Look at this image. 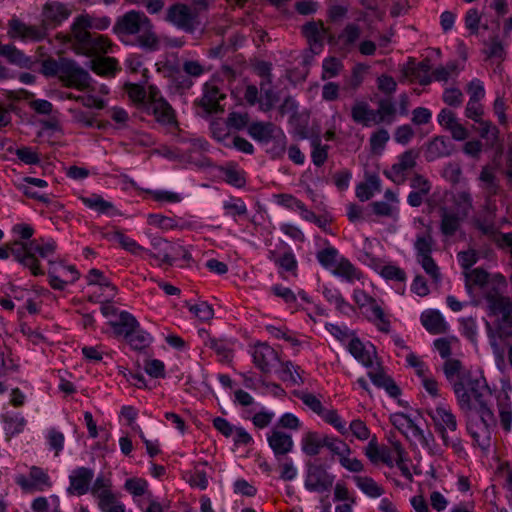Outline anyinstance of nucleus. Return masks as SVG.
<instances>
[{"mask_svg": "<svg viewBox=\"0 0 512 512\" xmlns=\"http://www.w3.org/2000/svg\"><path fill=\"white\" fill-rule=\"evenodd\" d=\"M510 389L511 385L507 380L503 383L502 390L494 395L482 375L469 376L453 385L461 410L479 416H494L496 410L499 416H512V402L507 391Z\"/></svg>", "mask_w": 512, "mask_h": 512, "instance_id": "obj_1", "label": "nucleus"}, {"mask_svg": "<svg viewBox=\"0 0 512 512\" xmlns=\"http://www.w3.org/2000/svg\"><path fill=\"white\" fill-rule=\"evenodd\" d=\"M487 303V314L494 318L485 321L489 344L493 352L500 353V343L512 337V302L504 296L497 285H493L484 293Z\"/></svg>", "mask_w": 512, "mask_h": 512, "instance_id": "obj_2", "label": "nucleus"}, {"mask_svg": "<svg viewBox=\"0 0 512 512\" xmlns=\"http://www.w3.org/2000/svg\"><path fill=\"white\" fill-rule=\"evenodd\" d=\"M71 14L67 6L60 2H47L42 9L41 26L27 25L17 18L8 22V35L12 39L38 42L47 35L48 29H54L66 21Z\"/></svg>", "mask_w": 512, "mask_h": 512, "instance_id": "obj_3", "label": "nucleus"}, {"mask_svg": "<svg viewBox=\"0 0 512 512\" xmlns=\"http://www.w3.org/2000/svg\"><path fill=\"white\" fill-rule=\"evenodd\" d=\"M125 91L133 102L145 103L147 113L153 115L158 123L163 125L177 123L173 108L155 85H149L146 91L140 84L127 83Z\"/></svg>", "mask_w": 512, "mask_h": 512, "instance_id": "obj_4", "label": "nucleus"}, {"mask_svg": "<svg viewBox=\"0 0 512 512\" xmlns=\"http://www.w3.org/2000/svg\"><path fill=\"white\" fill-rule=\"evenodd\" d=\"M352 120L363 127L372 125H391L397 119V107L390 98L378 101L377 109L371 108L366 101H357L351 108Z\"/></svg>", "mask_w": 512, "mask_h": 512, "instance_id": "obj_5", "label": "nucleus"}, {"mask_svg": "<svg viewBox=\"0 0 512 512\" xmlns=\"http://www.w3.org/2000/svg\"><path fill=\"white\" fill-rule=\"evenodd\" d=\"M113 29L119 36L138 34L141 47L154 49L158 44L151 21L143 12L131 10L125 13L117 20Z\"/></svg>", "mask_w": 512, "mask_h": 512, "instance_id": "obj_6", "label": "nucleus"}, {"mask_svg": "<svg viewBox=\"0 0 512 512\" xmlns=\"http://www.w3.org/2000/svg\"><path fill=\"white\" fill-rule=\"evenodd\" d=\"M316 259L324 269L349 284L363 279L362 271L334 246L328 245L317 251Z\"/></svg>", "mask_w": 512, "mask_h": 512, "instance_id": "obj_7", "label": "nucleus"}, {"mask_svg": "<svg viewBox=\"0 0 512 512\" xmlns=\"http://www.w3.org/2000/svg\"><path fill=\"white\" fill-rule=\"evenodd\" d=\"M11 233L15 237L12 242H20L22 244L29 245L33 243L37 249H31L30 253L35 259L41 262L45 260L48 264H51L52 257H55L58 244L57 241L51 236H40L33 238L35 234V228L33 225L25 222H19L11 227Z\"/></svg>", "mask_w": 512, "mask_h": 512, "instance_id": "obj_8", "label": "nucleus"}, {"mask_svg": "<svg viewBox=\"0 0 512 512\" xmlns=\"http://www.w3.org/2000/svg\"><path fill=\"white\" fill-rule=\"evenodd\" d=\"M31 249H37L33 243L29 245L20 242H8L0 245V260H7L11 256L24 269L29 270L30 274L35 277L44 276L45 270L40 261L35 259L30 253Z\"/></svg>", "mask_w": 512, "mask_h": 512, "instance_id": "obj_9", "label": "nucleus"}, {"mask_svg": "<svg viewBox=\"0 0 512 512\" xmlns=\"http://www.w3.org/2000/svg\"><path fill=\"white\" fill-rule=\"evenodd\" d=\"M352 299L362 311L366 319L372 323L380 332L389 333L391 322L377 300L370 296L365 290L355 288Z\"/></svg>", "mask_w": 512, "mask_h": 512, "instance_id": "obj_10", "label": "nucleus"}, {"mask_svg": "<svg viewBox=\"0 0 512 512\" xmlns=\"http://www.w3.org/2000/svg\"><path fill=\"white\" fill-rule=\"evenodd\" d=\"M44 67L45 69L51 68L52 72L58 74L67 87L83 90L91 81L89 73L72 60L45 62Z\"/></svg>", "mask_w": 512, "mask_h": 512, "instance_id": "obj_11", "label": "nucleus"}, {"mask_svg": "<svg viewBox=\"0 0 512 512\" xmlns=\"http://www.w3.org/2000/svg\"><path fill=\"white\" fill-rule=\"evenodd\" d=\"M78 51L88 57H97L113 52L111 40L104 35L91 32L72 33Z\"/></svg>", "mask_w": 512, "mask_h": 512, "instance_id": "obj_12", "label": "nucleus"}, {"mask_svg": "<svg viewBox=\"0 0 512 512\" xmlns=\"http://www.w3.org/2000/svg\"><path fill=\"white\" fill-rule=\"evenodd\" d=\"M335 475L328 471V467L319 461L307 464L304 487L310 492L326 493L331 490Z\"/></svg>", "mask_w": 512, "mask_h": 512, "instance_id": "obj_13", "label": "nucleus"}, {"mask_svg": "<svg viewBox=\"0 0 512 512\" xmlns=\"http://www.w3.org/2000/svg\"><path fill=\"white\" fill-rule=\"evenodd\" d=\"M88 286L97 288L90 296L93 302H109L112 301L118 294L117 286L105 273L97 268H92L85 276Z\"/></svg>", "mask_w": 512, "mask_h": 512, "instance_id": "obj_14", "label": "nucleus"}, {"mask_svg": "<svg viewBox=\"0 0 512 512\" xmlns=\"http://www.w3.org/2000/svg\"><path fill=\"white\" fill-rule=\"evenodd\" d=\"M496 209L491 199H486L481 210L472 217L471 224L487 240L494 241L503 232L497 226L495 217Z\"/></svg>", "mask_w": 512, "mask_h": 512, "instance_id": "obj_15", "label": "nucleus"}, {"mask_svg": "<svg viewBox=\"0 0 512 512\" xmlns=\"http://www.w3.org/2000/svg\"><path fill=\"white\" fill-rule=\"evenodd\" d=\"M153 251L148 249L147 259L153 258L159 261L160 265H174L178 256L185 260L191 259V254L181 246H175L163 238H153L151 240Z\"/></svg>", "mask_w": 512, "mask_h": 512, "instance_id": "obj_16", "label": "nucleus"}, {"mask_svg": "<svg viewBox=\"0 0 512 512\" xmlns=\"http://www.w3.org/2000/svg\"><path fill=\"white\" fill-rule=\"evenodd\" d=\"M268 259L274 263L277 274L281 279L287 280L288 275L297 277L298 260L293 249L287 243H283L281 250H270Z\"/></svg>", "mask_w": 512, "mask_h": 512, "instance_id": "obj_17", "label": "nucleus"}, {"mask_svg": "<svg viewBox=\"0 0 512 512\" xmlns=\"http://www.w3.org/2000/svg\"><path fill=\"white\" fill-rule=\"evenodd\" d=\"M417 153L414 150H407L397 156V161L383 171L386 178L395 184H403L409 172L416 166Z\"/></svg>", "mask_w": 512, "mask_h": 512, "instance_id": "obj_18", "label": "nucleus"}, {"mask_svg": "<svg viewBox=\"0 0 512 512\" xmlns=\"http://www.w3.org/2000/svg\"><path fill=\"white\" fill-rule=\"evenodd\" d=\"M197 334L203 345L211 349L220 362L229 363L232 361L234 356L233 342L227 338H216L205 328L198 329Z\"/></svg>", "mask_w": 512, "mask_h": 512, "instance_id": "obj_19", "label": "nucleus"}, {"mask_svg": "<svg viewBox=\"0 0 512 512\" xmlns=\"http://www.w3.org/2000/svg\"><path fill=\"white\" fill-rule=\"evenodd\" d=\"M15 482L25 492H42L52 486L48 473L38 466H32L28 476L22 474L17 475Z\"/></svg>", "mask_w": 512, "mask_h": 512, "instance_id": "obj_20", "label": "nucleus"}, {"mask_svg": "<svg viewBox=\"0 0 512 512\" xmlns=\"http://www.w3.org/2000/svg\"><path fill=\"white\" fill-rule=\"evenodd\" d=\"M464 277L465 289L467 293L470 295L473 293V289L476 287L482 289L485 293L490 287L496 285V283L489 282V273L485 269L480 267L464 272ZM493 280L494 282H497V286L499 284L504 286L506 283L505 277L500 273L494 275Z\"/></svg>", "mask_w": 512, "mask_h": 512, "instance_id": "obj_21", "label": "nucleus"}, {"mask_svg": "<svg viewBox=\"0 0 512 512\" xmlns=\"http://www.w3.org/2000/svg\"><path fill=\"white\" fill-rule=\"evenodd\" d=\"M249 353L254 365L263 373H268L279 362L276 350L266 342H257L250 347Z\"/></svg>", "mask_w": 512, "mask_h": 512, "instance_id": "obj_22", "label": "nucleus"}, {"mask_svg": "<svg viewBox=\"0 0 512 512\" xmlns=\"http://www.w3.org/2000/svg\"><path fill=\"white\" fill-rule=\"evenodd\" d=\"M494 426L495 418H468L467 421L469 434L482 449L490 447L491 432Z\"/></svg>", "mask_w": 512, "mask_h": 512, "instance_id": "obj_23", "label": "nucleus"}, {"mask_svg": "<svg viewBox=\"0 0 512 512\" xmlns=\"http://www.w3.org/2000/svg\"><path fill=\"white\" fill-rule=\"evenodd\" d=\"M421 384L425 391L431 396L435 405V411L432 408L427 410L428 416H453L450 405L445 401L439 392L438 382L428 374L421 379Z\"/></svg>", "mask_w": 512, "mask_h": 512, "instance_id": "obj_24", "label": "nucleus"}, {"mask_svg": "<svg viewBox=\"0 0 512 512\" xmlns=\"http://www.w3.org/2000/svg\"><path fill=\"white\" fill-rule=\"evenodd\" d=\"M325 301L333 306L335 310L345 316L355 313V308L350 304L341 293L340 289L332 283H324L319 287Z\"/></svg>", "mask_w": 512, "mask_h": 512, "instance_id": "obj_25", "label": "nucleus"}, {"mask_svg": "<svg viewBox=\"0 0 512 512\" xmlns=\"http://www.w3.org/2000/svg\"><path fill=\"white\" fill-rule=\"evenodd\" d=\"M346 348L348 352L364 367L372 368L374 366L376 349L372 343L368 342L365 344L358 336H356L350 339Z\"/></svg>", "mask_w": 512, "mask_h": 512, "instance_id": "obj_26", "label": "nucleus"}, {"mask_svg": "<svg viewBox=\"0 0 512 512\" xmlns=\"http://www.w3.org/2000/svg\"><path fill=\"white\" fill-rule=\"evenodd\" d=\"M366 457L371 463L377 464L382 462L389 467L394 466V460L396 457V444L392 448L379 445L375 438L371 439L368 445L364 449Z\"/></svg>", "mask_w": 512, "mask_h": 512, "instance_id": "obj_27", "label": "nucleus"}, {"mask_svg": "<svg viewBox=\"0 0 512 512\" xmlns=\"http://www.w3.org/2000/svg\"><path fill=\"white\" fill-rule=\"evenodd\" d=\"M111 19L108 16H95L88 13L78 15L72 23V33L104 31L109 28Z\"/></svg>", "mask_w": 512, "mask_h": 512, "instance_id": "obj_28", "label": "nucleus"}, {"mask_svg": "<svg viewBox=\"0 0 512 512\" xmlns=\"http://www.w3.org/2000/svg\"><path fill=\"white\" fill-rule=\"evenodd\" d=\"M302 33L306 37L310 50L313 54H320L324 48V40L327 29L322 22L311 21L302 27Z\"/></svg>", "mask_w": 512, "mask_h": 512, "instance_id": "obj_29", "label": "nucleus"}, {"mask_svg": "<svg viewBox=\"0 0 512 512\" xmlns=\"http://www.w3.org/2000/svg\"><path fill=\"white\" fill-rule=\"evenodd\" d=\"M108 324L114 336L116 338H122L125 341L127 337L131 336L134 329L138 328L139 321L132 313L121 310L118 313V318L109 321Z\"/></svg>", "mask_w": 512, "mask_h": 512, "instance_id": "obj_30", "label": "nucleus"}, {"mask_svg": "<svg viewBox=\"0 0 512 512\" xmlns=\"http://www.w3.org/2000/svg\"><path fill=\"white\" fill-rule=\"evenodd\" d=\"M93 477L94 472L90 468L79 467L73 470L69 476L70 485L67 489L68 493L79 496L86 494Z\"/></svg>", "mask_w": 512, "mask_h": 512, "instance_id": "obj_31", "label": "nucleus"}, {"mask_svg": "<svg viewBox=\"0 0 512 512\" xmlns=\"http://www.w3.org/2000/svg\"><path fill=\"white\" fill-rule=\"evenodd\" d=\"M223 216L231 219L233 222L238 223L239 220L246 219L249 211L243 198L234 196L232 194L222 201Z\"/></svg>", "mask_w": 512, "mask_h": 512, "instance_id": "obj_32", "label": "nucleus"}, {"mask_svg": "<svg viewBox=\"0 0 512 512\" xmlns=\"http://www.w3.org/2000/svg\"><path fill=\"white\" fill-rule=\"evenodd\" d=\"M56 262L54 257H52V262L49 264V270L47 273L48 283L50 287L54 290L63 291L69 284L75 283L79 277L80 273L78 272L75 265L65 266V270L71 273V277L62 278L60 274H58L57 268L55 266Z\"/></svg>", "mask_w": 512, "mask_h": 512, "instance_id": "obj_33", "label": "nucleus"}, {"mask_svg": "<svg viewBox=\"0 0 512 512\" xmlns=\"http://www.w3.org/2000/svg\"><path fill=\"white\" fill-rule=\"evenodd\" d=\"M269 446L275 457L280 461L281 457L287 455L293 449V441L289 434L282 432L278 427H273L267 436Z\"/></svg>", "mask_w": 512, "mask_h": 512, "instance_id": "obj_34", "label": "nucleus"}, {"mask_svg": "<svg viewBox=\"0 0 512 512\" xmlns=\"http://www.w3.org/2000/svg\"><path fill=\"white\" fill-rule=\"evenodd\" d=\"M230 398L234 405L244 408L252 416H273L272 413L256 403L254 398L243 389L237 388L233 390Z\"/></svg>", "mask_w": 512, "mask_h": 512, "instance_id": "obj_35", "label": "nucleus"}, {"mask_svg": "<svg viewBox=\"0 0 512 512\" xmlns=\"http://www.w3.org/2000/svg\"><path fill=\"white\" fill-rule=\"evenodd\" d=\"M420 322L425 330L433 335L445 333L449 329L443 315L436 309L424 310L420 315Z\"/></svg>", "mask_w": 512, "mask_h": 512, "instance_id": "obj_36", "label": "nucleus"}, {"mask_svg": "<svg viewBox=\"0 0 512 512\" xmlns=\"http://www.w3.org/2000/svg\"><path fill=\"white\" fill-rule=\"evenodd\" d=\"M166 19L176 27L185 31H190L193 27V16L190 9L184 4L172 5L168 9Z\"/></svg>", "mask_w": 512, "mask_h": 512, "instance_id": "obj_37", "label": "nucleus"}, {"mask_svg": "<svg viewBox=\"0 0 512 512\" xmlns=\"http://www.w3.org/2000/svg\"><path fill=\"white\" fill-rule=\"evenodd\" d=\"M450 202L454 207V213L467 218L473 211V196L469 189H457L450 194Z\"/></svg>", "mask_w": 512, "mask_h": 512, "instance_id": "obj_38", "label": "nucleus"}, {"mask_svg": "<svg viewBox=\"0 0 512 512\" xmlns=\"http://www.w3.org/2000/svg\"><path fill=\"white\" fill-rule=\"evenodd\" d=\"M280 366V378L287 386H301L305 383L306 372L301 366L290 360L281 362Z\"/></svg>", "mask_w": 512, "mask_h": 512, "instance_id": "obj_39", "label": "nucleus"}, {"mask_svg": "<svg viewBox=\"0 0 512 512\" xmlns=\"http://www.w3.org/2000/svg\"><path fill=\"white\" fill-rule=\"evenodd\" d=\"M393 425L407 438H414L419 441H425V431L418 422L422 418H392Z\"/></svg>", "mask_w": 512, "mask_h": 512, "instance_id": "obj_40", "label": "nucleus"}, {"mask_svg": "<svg viewBox=\"0 0 512 512\" xmlns=\"http://www.w3.org/2000/svg\"><path fill=\"white\" fill-rule=\"evenodd\" d=\"M0 56L4 57L10 64L20 68H31L34 64L32 57L26 56L13 44H1Z\"/></svg>", "mask_w": 512, "mask_h": 512, "instance_id": "obj_41", "label": "nucleus"}, {"mask_svg": "<svg viewBox=\"0 0 512 512\" xmlns=\"http://www.w3.org/2000/svg\"><path fill=\"white\" fill-rule=\"evenodd\" d=\"M277 127L272 122H262L257 121L253 122L248 126V134L249 136L260 144H269L271 141V137L276 132Z\"/></svg>", "mask_w": 512, "mask_h": 512, "instance_id": "obj_42", "label": "nucleus"}, {"mask_svg": "<svg viewBox=\"0 0 512 512\" xmlns=\"http://www.w3.org/2000/svg\"><path fill=\"white\" fill-rule=\"evenodd\" d=\"M91 70L100 76L114 77L119 71L118 61L115 58L100 55L90 60Z\"/></svg>", "mask_w": 512, "mask_h": 512, "instance_id": "obj_43", "label": "nucleus"}, {"mask_svg": "<svg viewBox=\"0 0 512 512\" xmlns=\"http://www.w3.org/2000/svg\"><path fill=\"white\" fill-rule=\"evenodd\" d=\"M224 98V94L220 89L214 85L206 83L203 88V95L200 100V105L207 113H213L220 107V100Z\"/></svg>", "mask_w": 512, "mask_h": 512, "instance_id": "obj_44", "label": "nucleus"}, {"mask_svg": "<svg viewBox=\"0 0 512 512\" xmlns=\"http://www.w3.org/2000/svg\"><path fill=\"white\" fill-rule=\"evenodd\" d=\"M465 218L447 208L441 209L440 232L445 237H453L461 227Z\"/></svg>", "mask_w": 512, "mask_h": 512, "instance_id": "obj_45", "label": "nucleus"}, {"mask_svg": "<svg viewBox=\"0 0 512 512\" xmlns=\"http://www.w3.org/2000/svg\"><path fill=\"white\" fill-rule=\"evenodd\" d=\"M114 351L108 349L103 344H97L94 346L84 345L81 347L82 359L92 365L103 362L104 358L113 359Z\"/></svg>", "mask_w": 512, "mask_h": 512, "instance_id": "obj_46", "label": "nucleus"}, {"mask_svg": "<svg viewBox=\"0 0 512 512\" xmlns=\"http://www.w3.org/2000/svg\"><path fill=\"white\" fill-rule=\"evenodd\" d=\"M112 239L127 252L143 260H147V255H149L148 249L138 244L133 238L123 232L115 231L112 235Z\"/></svg>", "mask_w": 512, "mask_h": 512, "instance_id": "obj_47", "label": "nucleus"}, {"mask_svg": "<svg viewBox=\"0 0 512 512\" xmlns=\"http://www.w3.org/2000/svg\"><path fill=\"white\" fill-rule=\"evenodd\" d=\"M153 340V336L139 323L138 328L134 329L131 336L125 339V342L133 351L144 352L149 348Z\"/></svg>", "mask_w": 512, "mask_h": 512, "instance_id": "obj_48", "label": "nucleus"}, {"mask_svg": "<svg viewBox=\"0 0 512 512\" xmlns=\"http://www.w3.org/2000/svg\"><path fill=\"white\" fill-rule=\"evenodd\" d=\"M368 376L375 386L385 389L389 396L397 398L401 394V390L395 381L386 375L382 369L369 371Z\"/></svg>", "mask_w": 512, "mask_h": 512, "instance_id": "obj_49", "label": "nucleus"}, {"mask_svg": "<svg viewBox=\"0 0 512 512\" xmlns=\"http://www.w3.org/2000/svg\"><path fill=\"white\" fill-rule=\"evenodd\" d=\"M224 181L235 188H243L246 185V173L236 164L230 163L220 168Z\"/></svg>", "mask_w": 512, "mask_h": 512, "instance_id": "obj_50", "label": "nucleus"}, {"mask_svg": "<svg viewBox=\"0 0 512 512\" xmlns=\"http://www.w3.org/2000/svg\"><path fill=\"white\" fill-rule=\"evenodd\" d=\"M98 507L102 512H125V505L110 489L98 493Z\"/></svg>", "mask_w": 512, "mask_h": 512, "instance_id": "obj_51", "label": "nucleus"}, {"mask_svg": "<svg viewBox=\"0 0 512 512\" xmlns=\"http://www.w3.org/2000/svg\"><path fill=\"white\" fill-rule=\"evenodd\" d=\"M147 223L150 226L158 228L162 231H171L184 228V225L180 223V219L165 216L160 213L148 214Z\"/></svg>", "mask_w": 512, "mask_h": 512, "instance_id": "obj_52", "label": "nucleus"}, {"mask_svg": "<svg viewBox=\"0 0 512 512\" xmlns=\"http://www.w3.org/2000/svg\"><path fill=\"white\" fill-rule=\"evenodd\" d=\"M450 154V142L445 137H435L427 146L426 158L429 161L448 156Z\"/></svg>", "mask_w": 512, "mask_h": 512, "instance_id": "obj_53", "label": "nucleus"}, {"mask_svg": "<svg viewBox=\"0 0 512 512\" xmlns=\"http://www.w3.org/2000/svg\"><path fill=\"white\" fill-rule=\"evenodd\" d=\"M97 87L91 86L89 82L88 86H86L82 91V94H78L77 101L81 102L85 107L95 108V109H103L106 105V101L103 97L96 93Z\"/></svg>", "mask_w": 512, "mask_h": 512, "instance_id": "obj_54", "label": "nucleus"}, {"mask_svg": "<svg viewBox=\"0 0 512 512\" xmlns=\"http://www.w3.org/2000/svg\"><path fill=\"white\" fill-rule=\"evenodd\" d=\"M353 482L365 495L371 498H378L383 493V488L368 476H353Z\"/></svg>", "mask_w": 512, "mask_h": 512, "instance_id": "obj_55", "label": "nucleus"}, {"mask_svg": "<svg viewBox=\"0 0 512 512\" xmlns=\"http://www.w3.org/2000/svg\"><path fill=\"white\" fill-rule=\"evenodd\" d=\"M460 334L475 347L478 344V323L475 317H461L458 320Z\"/></svg>", "mask_w": 512, "mask_h": 512, "instance_id": "obj_56", "label": "nucleus"}, {"mask_svg": "<svg viewBox=\"0 0 512 512\" xmlns=\"http://www.w3.org/2000/svg\"><path fill=\"white\" fill-rule=\"evenodd\" d=\"M483 52L487 59L498 61H503L507 54L505 45L498 36L491 37L489 41L485 43Z\"/></svg>", "mask_w": 512, "mask_h": 512, "instance_id": "obj_57", "label": "nucleus"}, {"mask_svg": "<svg viewBox=\"0 0 512 512\" xmlns=\"http://www.w3.org/2000/svg\"><path fill=\"white\" fill-rule=\"evenodd\" d=\"M479 180L483 183L482 188L485 191L486 199H491L498 192L499 185L492 169L488 166L482 168Z\"/></svg>", "mask_w": 512, "mask_h": 512, "instance_id": "obj_58", "label": "nucleus"}, {"mask_svg": "<svg viewBox=\"0 0 512 512\" xmlns=\"http://www.w3.org/2000/svg\"><path fill=\"white\" fill-rule=\"evenodd\" d=\"M325 436H320L316 432H308L302 440V450L309 456L319 454L320 449L324 447Z\"/></svg>", "mask_w": 512, "mask_h": 512, "instance_id": "obj_59", "label": "nucleus"}, {"mask_svg": "<svg viewBox=\"0 0 512 512\" xmlns=\"http://www.w3.org/2000/svg\"><path fill=\"white\" fill-rule=\"evenodd\" d=\"M80 201L85 207L101 214H108L109 211L113 208V204L103 199V197L99 194L82 196L80 197Z\"/></svg>", "mask_w": 512, "mask_h": 512, "instance_id": "obj_60", "label": "nucleus"}, {"mask_svg": "<svg viewBox=\"0 0 512 512\" xmlns=\"http://www.w3.org/2000/svg\"><path fill=\"white\" fill-rule=\"evenodd\" d=\"M269 292L272 296L281 299L288 307H297V295L289 287L276 283L269 288Z\"/></svg>", "mask_w": 512, "mask_h": 512, "instance_id": "obj_61", "label": "nucleus"}, {"mask_svg": "<svg viewBox=\"0 0 512 512\" xmlns=\"http://www.w3.org/2000/svg\"><path fill=\"white\" fill-rule=\"evenodd\" d=\"M431 65L428 60L420 61L410 68L411 77L420 85H429L433 77L430 75Z\"/></svg>", "mask_w": 512, "mask_h": 512, "instance_id": "obj_62", "label": "nucleus"}, {"mask_svg": "<svg viewBox=\"0 0 512 512\" xmlns=\"http://www.w3.org/2000/svg\"><path fill=\"white\" fill-rule=\"evenodd\" d=\"M272 146L267 150L273 159H279L284 156L287 149V137L284 131L279 127L271 137Z\"/></svg>", "mask_w": 512, "mask_h": 512, "instance_id": "obj_63", "label": "nucleus"}, {"mask_svg": "<svg viewBox=\"0 0 512 512\" xmlns=\"http://www.w3.org/2000/svg\"><path fill=\"white\" fill-rule=\"evenodd\" d=\"M434 240L430 233L418 234L414 243L416 258L430 256L433 251Z\"/></svg>", "mask_w": 512, "mask_h": 512, "instance_id": "obj_64", "label": "nucleus"}]
</instances>
